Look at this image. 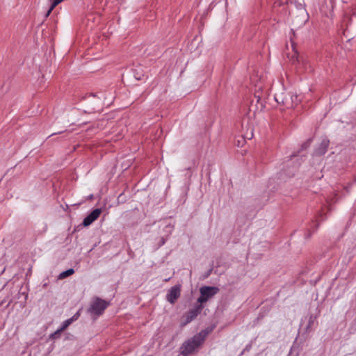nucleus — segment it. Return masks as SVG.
<instances>
[{"instance_id": "nucleus-4", "label": "nucleus", "mask_w": 356, "mask_h": 356, "mask_svg": "<svg viewBox=\"0 0 356 356\" xmlns=\"http://www.w3.org/2000/svg\"><path fill=\"white\" fill-rule=\"evenodd\" d=\"M220 289L216 286H202L200 289V296L197 298V302L200 305L207 302L210 298L219 292Z\"/></svg>"}, {"instance_id": "nucleus-7", "label": "nucleus", "mask_w": 356, "mask_h": 356, "mask_svg": "<svg viewBox=\"0 0 356 356\" xmlns=\"http://www.w3.org/2000/svg\"><path fill=\"white\" fill-rule=\"evenodd\" d=\"M102 213L101 209H95L90 213H89L83 220V225L88 227L96 220Z\"/></svg>"}, {"instance_id": "nucleus-13", "label": "nucleus", "mask_w": 356, "mask_h": 356, "mask_svg": "<svg viewBox=\"0 0 356 356\" xmlns=\"http://www.w3.org/2000/svg\"><path fill=\"white\" fill-rule=\"evenodd\" d=\"M79 316V312H77L76 314H74L72 318H74V321L76 320Z\"/></svg>"}, {"instance_id": "nucleus-14", "label": "nucleus", "mask_w": 356, "mask_h": 356, "mask_svg": "<svg viewBox=\"0 0 356 356\" xmlns=\"http://www.w3.org/2000/svg\"><path fill=\"white\" fill-rule=\"evenodd\" d=\"M252 136H253V134H252V133H251V134H250V137H249L248 138H249V139H250V138H251V137H252Z\"/></svg>"}, {"instance_id": "nucleus-10", "label": "nucleus", "mask_w": 356, "mask_h": 356, "mask_svg": "<svg viewBox=\"0 0 356 356\" xmlns=\"http://www.w3.org/2000/svg\"><path fill=\"white\" fill-rule=\"evenodd\" d=\"M74 321V318H70L65 321L61 327L57 330V332H62L64 331L72 322Z\"/></svg>"}, {"instance_id": "nucleus-1", "label": "nucleus", "mask_w": 356, "mask_h": 356, "mask_svg": "<svg viewBox=\"0 0 356 356\" xmlns=\"http://www.w3.org/2000/svg\"><path fill=\"white\" fill-rule=\"evenodd\" d=\"M206 334L200 332L185 341L181 347V354L188 355L197 349L205 339Z\"/></svg>"}, {"instance_id": "nucleus-2", "label": "nucleus", "mask_w": 356, "mask_h": 356, "mask_svg": "<svg viewBox=\"0 0 356 356\" xmlns=\"http://www.w3.org/2000/svg\"><path fill=\"white\" fill-rule=\"evenodd\" d=\"M298 97L289 92H280L275 95V100L286 108H293L297 104Z\"/></svg>"}, {"instance_id": "nucleus-9", "label": "nucleus", "mask_w": 356, "mask_h": 356, "mask_svg": "<svg viewBox=\"0 0 356 356\" xmlns=\"http://www.w3.org/2000/svg\"><path fill=\"white\" fill-rule=\"evenodd\" d=\"M292 48L294 51V55L292 56L293 63L297 62L298 64H301L302 65H306V60L303 57H300L293 47V44H292Z\"/></svg>"}, {"instance_id": "nucleus-5", "label": "nucleus", "mask_w": 356, "mask_h": 356, "mask_svg": "<svg viewBox=\"0 0 356 356\" xmlns=\"http://www.w3.org/2000/svg\"><path fill=\"white\" fill-rule=\"evenodd\" d=\"M181 294V286L175 285L170 288L166 296L167 300L171 304H174L179 298Z\"/></svg>"}, {"instance_id": "nucleus-3", "label": "nucleus", "mask_w": 356, "mask_h": 356, "mask_svg": "<svg viewBox=\"0 0 356 356\" xmlns=\"http://www.w3.org/2000/svg\"><path fill=\"white\" fill-rule=\"evenodd\" d=\"M108 305V302L96 297L92 300L88 308V312L91 314L99 316L103 314Z\"/></svg>"}, {"instance_id": "nucleus-11", "label": "nucleus", "mask_w": 356, "mask_h": 356, "mask_svg": "<svg viewBox=\"0 0 356 356\" xmlns=\"http://www.w3.org/2000/svg\"><path fill=\"white\" fill-rule=\"evenodd\" d=\"M74 273V270L73 268H70L65 271L62 272L58 275V279L63 280L66 278L67 277L72 275Z\"/></svg>"}, {"instance_id": "nucleus-12", "label": "nucleus", "mask_w": 356, "mask_h": 356, "mask_svg": "<svg viewBox=\"0 0 356 356\" xmlns=\"http://www.w3.org/2000/svg\"><path fill=\"white\" fill-rule=\"evenodd\" d=\"M60 333H61V332H57V330H56V332H54L51 334V338H53V339H56V338H57V337H58V336Z\"/></svg>"}, {"instance_id": "nucleus-6", "label": "nucleus", "mask_w": 356, "mask_h": 356, "mask_svg": "<svg viewBox=\"0 0 356 356\" xmlns=\"http://www.w3.org/2000/svg\"><path fill=\"white\" fill-rule=\"evenodd\" d=\"M203 309V306L202 305H197L194 308L190 309L186 314V321L185 324H187L191 322L193 319H195L198 314H200Z\"/></svg>"}, {"instance_id": "nucleus-8", "label": "nucleus", "mask_w": 356, "mask_h": 356, "mask_svg": "<svg viewBox=\"0 0 356 356\" xmlns=\"http://www.w3.org/2000/svg\"><path fill=\"white\" fill-rule=\"evenodd\" d=\"M329 141L327 140H323L320 147L316 149V153L318 155L324 154L327 149Z\"/></svg>"}]
</instances>
